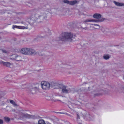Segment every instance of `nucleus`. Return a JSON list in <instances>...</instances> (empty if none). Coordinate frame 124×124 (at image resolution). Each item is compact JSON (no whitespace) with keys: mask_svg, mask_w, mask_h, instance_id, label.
Here are the masks:
<instances>
[{"mask_svg":"<svg viewBox=\"0 0 124 124\" xmlns=\"http://www.w3.org/2000/svg\"><path fill=\"white\" fill-rule=\"evenodd\" d=\"M14 29L15 28H18L21 29H27L28 28L26 26L25 27L24 26H18L16 25H13L12 27Z\"/></svg>","mask_w":124,"mask_h":124,"instance_id":"obj_12","label":"nucleus"},{"mask_svg":"<svg viewBox=\"0 0 124 124\" xmlns=\"http://www.w3.org/2000/svg\"><path fill=\"white\" fill-rule=\"evenodd\" d=\"M60 113H61V112Z\"/></svg>","mask_w":124,"mask_h":124,"instance_id":"obj_35","label":"nucleus"},{"mask_svg":"<svg viewBox=\"0 0 124 124\" xmlns=\"http://www.w3.org/2000/svg\"><path fill=\"white\" fill-rule=\"evenodd\" d=\"M2 51L4 53H7V52L5 50H2Z\"/></svg>","mask_w":124,"mask_h":124,"instance_id":"obj_27","label":"nucleus"},{"mask_svg":"<svg viewBox=\"0 0 124 124\" xmlns=\"http://www.w3.org/2000/svg\"><path fill=\"white\" fill-rule=\"evenodd\" d=\"M65 114H66L67 115H68V116H71L69 114H67V113H65Z\"/></svg>","mask_w":124,"mask_h":124,"instance_id":"obj_28","label":"nucleus"},{"mask_svg":"<svg viewBox=\"0 0 124 124\" xmlns=\"http://www.w3.org/2000/svg\"><path fill=\"white\" fill-rule=\"evenodd\" d=\"M90 116L89 114H87L84 117V118L85 119H87L88 120H90Z\"/></svg>","mask_w":124,"mask_h":124,"instance_id":"obj_21","label":"nucleus"},{"mask_svg":"<svg viewBox=\"0 0 124 124\" xmlns=\"http://www.w3.org/2000/svg\"><path fill=\"white\" fill-rule=\"evenodd\" d=\"M1 96H2L1 95H0V98H1Z\"/></svg>","mask_w":124,"mask_h":124,"instance_id":"obj_34","label":"nucleus"},{"mask_svg":"<svg viewBox=\"0 0 124 124\" xmlns=\"http://www.w3.org/2000/svg\"><path fill=\"white\" fill-rule=\"evenodd\" d=\"M28 48H24L22 49L20 51L22 54L26 55H27Z\"/></svg>","mask_w":124,"mask_h":124,"instance_id":"obj_10","label":"nucleus"},{"mask_svg":"<svg viewBox=\"0 0 124 124\" xmlns=\"http://www.w3.org/2000/svg\"><path fill=\"white\" fill-rule=\"evenodd\" d=\"M3 123V121L2 120L0 119V124H2Z\"/></svg>","mask_w":124,"mask_h":124,"instance_id":"obj_26","label":"nucleus"},{"mask_svg":"<svg viewBox=\"0 0 124 124\" xmlns=\"http://www.w3.org/2000/svg\"><path fill=\"white\" fill-rule=\"evenodd\" d=\"M85 30H87V28L86 27V28H84Z\"/></svg>","mask_w":124,"mask_h":124,"instance_id":"obj_30","label":"nucleus"},{"mask_svg":"<svg viewBox=\"0 0 124 124\" xmlns=\"http://www.w3.org/2000/svg\"><path fill=\"white\" fill-rule=\"evenodd\" d=\"M10 58L11 59L17 61H22V57L20 56L17 55H12L10 56Z\"/></svg>","mask_w":124,"mask_h":124,"instance_id":"obj_5","label":"nucleus"},{"mask_svg":"<svg viewBox=\"0 0 124 124\" xmlns=\"http://www.w3.org/2000/svg\"><path fill=\"white\" fill-rule=\"evenodd\" d=\"M62 91L65 93H68L71 92V89L70 88H67L65 86H64L62 88Z\"/></svg>","mask_w":124,"mask_h":124,"instance_id":"obj_9","label":"nucleus"},{"mask_svg":"<svg viewBox=\"0 0 124 124\" xmlns=\"http://www.w3.org/2000/svg\"><path fill=\"white\" fill-rule=\"evenodd\" d=\"M101 16V15L99 13H96L94 14L93 16V18H97L99 19L100 18Z\"/></svg>","mask_w":124,"mask_h":124,"instance_id":"obj_15","label":"nucleus"},{"mask_svg":"<svg viewBox=\"0 0 124 124\" xmlns=\"http://www.w3.org/2000/svg\"><path fill=\"white\" fill-rule=\"evenodd\" d=\"M77 117L78 119L79 118V116H78V115H77Z\"/></svg>","mask_w":124,"mask_h":124,"instance_id":"obj_29","label":"nucleus"},{"mask_svg":"<svg viewBox=\"0 0 124 124\" xmlns=\"http://www.w3.org/2000/svg\"><path fill=\"white\" fill-rule=\"evenodd\" d=\"M0 63L3 64L4 65L7 67H10L12 65V64L10 63L7 62H4L0 60Z\"/></svg>","mask_w":124,"mask_h":124,"instance_id":"obj_11","label":"nucleus"},{"mask_svg":"<svg viewBox=\"0 0 124 124\" xmlns=\"http://www.w3.org/2000/svg\"><path fill=\"white\" fill-rule=\"evenodd\" d=\"M63 1L64 3L69 4L70 1L68 0H64Z\"/></svg>","mask_w":124,"mask_h":124,"instance_id":"obj_24","label":"nucleus"},{"mask_svg":"<svg viewBox=\"0 0 124 124\" xmlns=\"http://www.w3.org/2000/svg\"><path fill=\"white\" fill-rule=\"evenodd\" d=\"M46 99L47 100H50L54 102H55L57 101H61L60 100L54 99L52 96H46Z\"/></svg>","mask_w":124,"mask_h":124,"instance_id":"obj_7","label":"nucleus"},{"mask_svg":"<svg viewBox=\"0 0 124 124\" xmlns=\"http://www.w3.org/2000/svg\"><path fill=\"white\" fill-rule=\"evenodd\" d=\"M27 55H31L36 54V52L33 49L28 48Z\"/></svg>","mask_w":124,"mask_h":124,"instance_id":"obj_8","label":"nucleus"},{"mask_svg":"<svg viewBox=\"0 0 124 124\" xmlns=\"http://www.w3.org/2000/svg\"><path fill=\"white\" fill-rule=\"evenodd\" d=\"M75 103H72L70 102H68V104L70 105H71L72 107L74 108H75L74 107V106L76 105H79L80 103V102L78 101H75Z\"/></svg>","mask_w":124,"mask_h":124,"instance_id":"obj_13","label":"nucleus"},{"mask_svg":"<svg viewBox=\"0 0 124 124\" xmlns=\"http://www.w3.org/2000/svg\"><path fill=\"white\" fill-rule=\"evenodd\" d=\"M109 58L110 56L108 55H105L103 56L105 60L108 59Z\"/></svg>","mask_w":124,"mask_h":124,"instance_id":"obj_22","label":"nucleus"},{"mask_svg":"<svg viewBox=\"0 0 124 124\" xmlns=\"http://www.w3.org/2000/svg\"><path fill=\"white\" fill-rule=\"evenodd\" d=\"M69 107L70 108H71L70 107V105H69Z\"/></svg>","mask_w":124,"mask_h":124,"instance_id":"obj_33","label":"nucleus"},{"mask_svg":"<svg viewBox=\"0 0 124 124\" xmlns=\"http://www.w3.org/2000/svg\"><path fill=\"white\" fill-rule=\"evenodd\" d=\"M123 79H124V75L123 76Z\"/></svg>","mask_w":124,"mask_h":124,"instance_id":"obj_32","label":"nucleus"},{"mask_svg":"<svg viewBox=\"0 0 124 124\" xmlns=\"http://www.w3.org/2000/svg\"><path fill=\"white\" fill-rule=\"evenodd\" d=\"M113 3L116 6H124V4L122 3H120L118 2L114 1Z\"/></svg>","mask_w":124,"mask_h":124,"instance_id":"obj_14","label":"nucleus"},{"mask_svg":"<svg viewBox=\"0 0 124 124\" xmlns=\"http://www.w3.org/2000/svg\"><path fill=\"white\" fill-rule=\"evenodd\" d=\"M47 13L43 11H37L36 13L32 15L28 19L29 23L31 25H33L38 19L43 18L45 19L46 18Z\"/></svg>","mask_w":124,"mask_h":124,"instance_id":"obj_1","label":"nucleus"},{"mask_svg":"<svg viewBox=\"0 0 124 124\" xmlns=\"http://www.w3.org/2000/svg\"><path fill=\"white\" fill-rule=\"evenodd\" d=\"M10 103L12 104L14 106H17V105L15 103V101L12 100H10Z\"/></svg>","mask_w":124,"mask_h":124,"instance_id":"obj_20","label":"nucleus"},{"mask_svg":"<svg viewBox=\"0 0 124 124\" xmlns=\"http://www.w3.org/2000/svg\"><path fill=\"white\" fill-rule=\"evenodd\" d=\"M21 117H27L28 118H30L31 117L30 115L27 113H22Z\"/></svg>","mask_w":124,"mask_h":124,"instance_id":"obj_17","label":"nucleus"},{"mask_svg":"<svg viewBox=\"0 0 124 124\" xmlns=\"http://www.w3.org/2000/svg\"><path fill=\"white\" fill-rule=\"evenodd\" d=\"M75 37V35H73L71 33L65 32L58 38V40L72 41L73 40H74Z\"/></svg>","mask_w":124,"mask_h":124,"instance_id":"obj_3","label":"nucleus"},{"mask_svg":"<svg viewBox=\"0 0 124 124\" xmlns=\"http://www.w3.org/2000/svg\"><path fill=\"white\" fill-rule=\"evenodd\" d=\"M4 119H5V120L6 121H7V122H9L10 120V118H9L7 117H5Z\"/></svg>","mask_w":124,"mask_h":124,"instance_id":"obj_25","label":"nucleus"},{"mask_svg":"<svg viewBox=\"0 0 124 124\" xmlns=\"http://www.w3.org/2000/svg\"><path fill=\"white\" fill-rule=\"evenodd\" d=\"M94 94L95 95H98L97 94H95V93H94Z\"/></svg>","mask_w":124,"mask_h":124,"instance_id":"obj_31","label":"nucleus"},{"mask_svg":"<svg viewBox=\"0 0 124 124\" xmlns=\"http://www.w3.org/2000/svg\"><path fill=\"white\" fill-rule=\"evenodd\" d=\"M38 124H46L45 121L43 119L39 120Z\"/></svg>","mask_w":124,"mask_h":124,"instance_id":"obj_18","label":"nucleus"},{"mask_svg":"<svg viewBox=\"0 0 124 124\" xmlns=\"http://www.w3.org/2000/svg\"><path fill=\"white\" fill-rule=\"evenodd\" d=\"M77 1L76 0H73L70 1L69 5H73L77 3Z\"/></svg>","mask_w":124,"mask_h":124,"instance_id":"obj_19","label":"nucleus"},{"mask_svg":"<svg viewBox=\"0 0 124 124\" xmlns=\"http://www.w3.org/2000/svg\"><path fill=\"white\" fill-rule=\"evenodd\" d=\"M97 21L94 19H87L85 20L84 22H96Z\"/></svg>","mask_w":124,"mask_h":124,"instance_id":"obj_16","label":"nucleus"},{"mask_svg":"<svg viewBox=\"0 0 124 124\" xmlns=\"http://www.w3.org/2000/svg\"><path fill=\"white\" fill-rule=\"evenodd\" d=\"M60 67L63 70H70L73 68V67L70 65L63 64L61 65Z\"/></svg>","mask_w":124,"mask_h":124,"instance_id":"obj_6","label":"nucleus"},{"mask_svg":"<svg viewBox=\"0 0 124 124\" xmlns=\"http://www.w3.org/2000/svg\"><path fill=\"white\" fill-rule=\"evenodd\" d=\"M93 25H94V26H97L98 27H95L94 26H93V28L94 29H98L99 28H100V26L99 25H98L96 24H94Z\"/></svg>","mask_w":124,"mask_h":124,"instance_id":"obj_23","label":"nucleus"},{"mask_svg":"<svg viewBox=\"0 0 124 124\" xmlns=\"http://www.w3.org/2000/svg\"><path fill=\"white\" fill-rule=\"evenodd\" d=\"M54 84V82L50 83L47 81H43L41 82V87L44 90L49 89L52 85Z\"/></svg>","mask_w":124,"mask_h":124,"instance_id":"obj_4","label":"nucleus"},{"mask_svg":"<svg viewBox=\"0 0 124 124\" xmlns=\"http://www.w3.org/2000/svg\"><path fill=\"white\" fill-rule=\"evenodd\" d=\"M39 84H32L28 85L27 84L22 85L20 87L23 89H26L27 90L31 92L32 94L35 93L39 90Z\"/></svg>","mask_w":124,"mask_h":124,"instance_id":"obj_2","label":"nucleus"}]
</instances>
